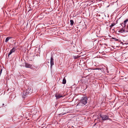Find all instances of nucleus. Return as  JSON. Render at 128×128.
<instances>
[{"instance_id": "nucleus-1", "label": "nucleus", "mask_w": 128, "mask_h": 128, "mask_svg": "<svg viewBox=\"0 0 128 128\" xmlns=\"http://www.w3.org/2000/svg\"><path fill=\"white\" fill-rule=\"evenodd\" d=\"M88 99L86 97H83L80 100L77 106H82L86 105L88 102Z\"/></svg>"}, {"instance_id": "nucleus-2", "label": "nucleus", "mask_w": 128, "mask_h": 128, "mask_svg": "<svg viewBox=\"0 0 128 128\" xmlns=\"http://www.w3.org/2000/svg\"><path fill=\"white\" fill-rule=\"evenodd\" d=\"M102 120H110L108 116L104 115L103 116H100Z\"/></svg>"}, {"instance_id": "nucleus-3", "label": "nucleus", "mask_w": 128, "mask_h": 128, "mask_svg": "<svg viewBox=\"0 0 128 128\" xmlns=\"http://www.w3.org/2000/svg\"><path fill=\"white\" fill-rule=\"evenodd\" d=\"M50 67L52 68V66L54 65V59L53 57H51L50 58Z\"/></svg>"}, {"instance_id": "nucleus-4", "label": "nucleus", "mask_w": 128, "mask_h": 128, "mask_svg": "<svg viewBox=\"0 0 128 128\" xmlns=\"http://www.w3.org/2000/svg\"><path fill=\"white\" fill-rule=\"evenodd\" d=\"M16 50V49L14 48H12V49L11 50H10V52L8 53V56H9L12 53L14 52Z\"/></svg>"}, {"instance_id": "nucleus-5", "label": "nucleus", "mask_w": 128, "mask_h": 128, "mask_svg": "<svg viewBox=\"0 0 128 128\" xmlns=\"http://www.w3.org/2000/svg\"><path fill=\"white\" fill-rule=\"evenodd\" d=\"M32 66V65L28 63H25V67L27 68H30Z\"/></svg>"}, {"instance_id": "nucleus-6", "label": "nucleus", "mask_w": 128, "mask_h": 128, "mask_svg": "<svg viewBox=\"0 0 128 128\" xmlns=\"http://www.w3.org/2000/svg\"><path fill=\"white\" fill-rule=\"evenodd\" d=\"M55 96L56 97V98L57 99H58L60 98L62 96L60 95V94H56Z\"/></svg>"}, {"instance_id": "nucleus-7", "label": "nucleus", "mask_w": 128, "mask_h": 128, "mask_svg": "<svg viewBox=\"0 0 128 128\" xmlns=\"http://www.w3.org/2000/svg\"><path fill=\"white\" fill-rule=\"evenodd\" d=\"M26 92L25 91L24 92H23V94L22 95V97L23 98H25L26 96L27 95V94H26Z\"/></svg>"}, {"instance_id": "nucleus-8", "label": "nucleus", "mask_w": 128, "mask_h": 128, "mask_svg": "<svg viewBox=\"0 0 128 128\" xmlns=\"http://www.w3.org/2000/svg\"><path fill=\"white\" fill-rule=\"evenodd\" d=\"M62 83V84H66V80L64 77V78L63 79Z\"/></svg>"}, {"instance_id": "nucleus-9", "label": "nucleus", "mask_w": 128, "mask_h": 128, "mask_svg": "<svg viewBox=\"0 0 128 128\" xmlns=\"http://www.w3.org/2000/svg\"><path fill=\"white\" fill-rule=\"evenodd\" d=\"M11 38V37H8L7 38H6V39L5 40V42H7Z\"/></svg>"}, {"instance_id": "nucleus-10", "label": "nucleus", "mask_w": 128, "mask_h": 128, "mask_svg": "<svg viewBox=\"0 0 128 128\" xmlns=\"http://www.w3.org/2000/svg\"><path fill=\"white\" fill-rule=\"evenodd\" d=\"M70 24L72 25V26L74 23L73 21L72 20H71L70 21Z\"/></svg>"}, {"instance_id": "nucleus-11", "label": "nucleus", "mask_w": 128, "mask_h": 128, "mask_svg": "<svg viewBox=\"0 0 128 128\" xmlns=\"http://www.w3.org/2000/svg\"><path fill=\"white\" fill-rule=\"evenodd\" d=\"M124 32V30L123 29L120 30V32Z\"/></svg>"}, {"instance_id": "nucleus-12", "label": "nucleus", "mask_w": 128, "mask_h": 128, "mask_svg": "<svg viewBox=\"0 0 128 128\" xmlns=\"http://www.w3.org/2000/svg\"><path fill=\"white\" fill-rule=\"evenodd\" d=\"M116 41H118V39H116L115 38V39H114Z\"/></svg>"}, {"instance_id": "nucleus-13", "label": "nucleus", "mask_w": 128, "mask_h": 128, "mask_svg": "<svg viewBox=\"0 0 128 128\" xmlns=\"http://www.w3.org/2000/svg\"><path fill=\"white\" fill-rule=\"evenodd\" d=\"M2 70L1 69V70H0V74L2 73Z\"/></svg>"}, {"instance_id": "nucleus-14", "label": "nucleus", "mask_w": 128, "mask_h": 128, "mask_svg": "<svg viewBox=\"0 0 128 128\" xmlns=\"http://www.w3.org/2000/svg\"><path fill=\"white\" fill-rule=\"evenodd\" d=\"M114 26V25L113 24H112V25H111V26Z\"/></svg>"}, {"instance_id": "nucleus-15", "label": "nucleus", "mask_w": 128, "mask_h": 128, "mask_svg": "<svg viewBox=\"0 0 128 128\" xmlns=\"http://www.w3.org/2000/svg\"><path fill=\"white\" fill-rule=\"evenodd\" d=\"M112 39H115V38H113V37L112 38Z\"/></svg>"}, {"instance_id": "nucleus-16", "label": "nucleus", "mask_w": 128, "mask_h": 128, "mask_svg": "<svg viewBox=\"0 0 128 128\" xmlns=\"http://www.w3.org/2000/svg\"><path fill=\"white\" fill-rule=\"evenodd\" d=\"M4 105V104H2V106H3Z\"/></svg>"}, {"instance_id": "nucleus-17", "label": "nucleus", "mask_w": 128, "mask_h": 128, "mask_svg": "<svg viewBox=\"0 0 128 128\" xmlns=\"http://www.w3.org/2000/svg\"><path fill=\"white\" fill-rule=\"evenodd\" d=\"M127 27H128V26H127Z\"/></svg>"}]
</instances>
